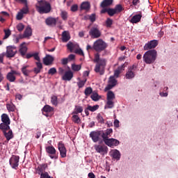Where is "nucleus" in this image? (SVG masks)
<instances>
[{
    "label": "nucleus",
    "instance_id": "nucleus-1",
    "mask_svg": "<svg viewBox=\"0 0 178 178\" xmlns=\"http://www.w3.org/2000/svg\"><path fill=\"white\" fill-rule=\"evenodd\" d=\"M94 62L96 63L95 72L99 73L101 75L104 74L106 66V59L99 58V54H96L95 55Z\"/></svg>",
    "mask_w": 178,
    "mask_h": 178
},
{
    "label": "nucleus",
    "instance_id": "nucleus-2",
    "mask_svg": "<svg viewBox=\"0 0 178 178\" xmlns=\"http://www.w3.org/2000/svg\"><path fill=\"white\" fill-rule=\"evenodd\" d=\"M157 56L158 54L156 50H148L143 55V62L146 63L147 65H151L152 63H154L155 60H156Z\"/></svg>",
    "mask_w": 178,
    "mask_h": 178
},
{
    "label": "nucleus",
    "instance_id": "nucleus-3",
    "mask_svg": "<svg viewBox=\"0 0 178 178\" xmlns=\"http://www.w3.org/2000/svg\"><path fill=\"white\" fill-rule=\"evenodd\" d=\"M36 8L39 13H49L51 12V4L47 1H40L36 4Z\"/></svg>",
    "mask_w": 178,
    "mask_h": 178
},
{
    "label": "nucleus",
    "instance_id": "nucleus-4",
    "mask_svg": "<svg viewBox=\"0 0 178 178\" xmlns=\"http://www.w3.org/2000/svg\"><path fill=\"white\" fill-rule=\"evenodd\" d=\"M107 47L108 44L102 39L96 40L93 44V49L97 52H102V51L106 49Z\"/></svg>",
    "mask_w": 178,
    "mask_h": 178
},
{
    "label": "nucleus",
    "instance_id": "nucleus-5",
    "mask_svg": "<svg viewBox=\"0 0 178 178\" xmlns=\"http://www.w3.org/2000/svg\"><path fill=\"white\" fill-rule=\"evenodd\" d=\"M1 121L3 123L0 124L1 130H9V129H10V127H9V124H10V119L9 118V115H8L6 113L2 114Z\"/></svg>",
    "mask_w": 178,
    "mask_h": 178
},
{
    "label": "nucleus",
    "instance_id": "nucleus-6",
    "mask_svg": "<svg viewBox=\"0 0 178 178\" xmlns=\"http://www.w3.org/2000/svg\"><path fill=\"white\" fill-rule=\"evenodd\" d=\"M78 47L79 44L72 43V42H69L67 44V48L70 51V52H73V51H74L75 54L84 56V52L81 49H77Z\"/></svg>",
    "mask_w": 178,
    "mask_h": 178
},
{
    "label": "nucleus",
    "instance_id": "nucleus-7",
    "mask_svg": "<svg viewBox=\"0 0 178 178\" xmlns=\"http://www.w3.org/2000/svg\"><path fill=\"white\" fill-rule=\"evenodd\" d=\"M103 141L108 147L113 148V147H118L120 143L119 140L115 138H108L106 136H103Z\"/></svg>",
    "mask_w": 178,
    "mask_h": 178
},
{
    "label": "nucleus",
    "instance_id": "nucleus-8",
    "mask_svg": "<svg viewBox=\"0 0 178 178\" xmlns=\"http://www.w3.org/2000/svg\"><path fill=\"white\" fill-rule=\"evenodd\" d=\"M20 157L19 156L13 155L9 161L10 165L13 169L17 170L19 166V161Z\"/></svg>",
    "mask_w": 178,
    "mask_h": 178
},
{
    "label": "nucleus",
    "instance_id": "nucleus-9",
    "mask_svg": "<svg viewBox=\"0 0 178 178\" xmlns=\"http://www.w3.org/2000/svg\"><path fill=\"white\" fill-rule=\"evenodd\" d=\"M94 148L96 152L101 155H106L108 154V147L105 145H95Z\"/></svg>",
    "mask_w": 178,
    "mask_h": 178
},
{
    "label": "nucleus",
    "instance_id": "nucleus-10",
    "mask_svg": "<svg viewBox=\"0 0 178 178\" xmlns=\"http://www.w3.org/2000/svg\"><path fill=\"white\" fill-rule=\"evenodd\" d=\"M156 47H158V40H153L146 43L143 47V49L145 51H149V49H154V48H156Z\"/></svg>",
    "mask_w": 178,
    "mask_h": 178
},
{
    "label": "nucleus",
    "instance_id": "nucleus-11",
    "mask_svg": "<svg viewBox=\"0 0 178 178\" xmlns=\"http://www.w3.org/2000/svg\"><path fill=\"white\" fill-rule=\"evenodd\" d=\"M17 52V50L16 48L13 46H8L7 47L6 53L5 54L6 58H13L15 55H16V53Z\"/></svg>",
    "mask_w": 178,
    "mask_h": 178
},
{
    "label": "nucleus",
    "instance_id": "nucleus-12",
    "mask_svg": "<svg viewBox=\"0 0 178 178\" xmlns=\"http://www.w3.org/2000/svg\"><path fill=\"white\" fill-rule=\"evenodd\" d=\"M93 143H98L101 138V132L99 131H92L89 134Z\"/></svg>",
    "mask_w": 178,
    "mask_h": 178
},
{
    "label": "nucleus",
    "instance_id": "nucleus-13",
    "mask_svg": "<svg viewBox=\"0 0 178 178\" xmlns=\"http://www.w3.org/2000/svg\"><path fill=\"white\" fill-rule=\"evenodd\" d=\"M58 22L60 24H62V21H59V18H54V17H49L47 18L45 20V23L47 26H51V27H54L56 26V22Z\"/></svg>",
    "mask_w": 178,
    "mask_h": 178
},
{
    "label": "nucleus",
    "instance_id": "nucleus-14",
    "mask_svg": "<svg viewBox=\"0 0 178 178\" xmlns=\"http://www.w3.org/2000/svg\"><path fill=\"white\" fill-rule=\"evenodd\" d=\"M134 67H136V66L132 65L131 67H130L128 69V71L127 72V73L125 74V77L128 80H131V79H134V77L136 76V72H135L136 70H134Z\"/></svg>",
    "mask_w": 178,
    "mask_h": 178
},
{
    "label": "nucleus",
    "instance_id": "nucleus-15",
    "mask_svg": "<svg viewBox=\"0 0 178 178\" xmlns=\"http://www.w3.org/2000/svg\"><path fill=\"white\" fill-rule=\"evenodd\" d=\"M46 152L47 154H49V157L51 159H56V149H55V147L54 146H48L46 147Z\"/></svg>",
    "mask_w": 178,
    "mask_h": 178
},
{
    "label": "nucleus",
    "instance_id": "nucleus-16",
    "mask_svg": "<svg viewBox=\"0 0 178 178\" xmlns=\"http://www.w3.org/2000/svg\"><path fill=\"white\" fill-rule=\"evenodd\" d=\"M109 155L113 159H115V161H120V156H122L120 152L116 149H111L109 152Z\"/></svg>",
    "mask_w": 178,
    "mask_h": 178
},
{
    "label": "nucleus",
    "instance_id": "nucleus-17",
    "mask_svg": "<svg viewBox=\"0 0 178 178\" xmlns=\"http://www.w3.org/2000/svg\"><path fill=\"white\" fill-rule=\"evenodd\" d=\"M89 34L92 38H99L101 37V31L97 27L91 28Z\"/></svg>",
    "mask_w": 178,
    "mask_h": 178
},
{
    "label": "nucleus",
    "instance_id": "nucleus-18",
    "mask_svg": "<svg viewBox=\"0 0 178 178\" xmlns=\"http://www.w3.org/2000/svg\"><path fill=\"white\" fill-rule=\"evenodd\" d=\"M116 84H118V81L116 79H115V77L111 76L108 80V84L105 88V90L108 91L109 90H112V88L113 87H115V86H116Z\"/></svg>",
    "mask_w": 178,
    "mask_h": 178
},
{
    "label": "nucleus",
    "instance_id": "nucleus-19",
    "mask_svg": "<svg viewBox=\"0 0 178 178\" xmlns=\"http://www.w3.org/2000/svg\"><path fill=\"white\" fill-rule=\"evenodd\" d=\"M58 148L60 151V155L61 158H66V147H65V145L62 142H59L58 144Z\"/></svg>",
    "mask_w": 178,
    "mask_h": 178
},
{
    "label": "nucleus",
    "instance_id": "nucleus-20",
    "mask_svg": "<svg viewBox=\"0 0 178 178\" xmlns=\"http://www.w3.org/2000/svg\"><path fill=\"white\" fill-rule=\"evenodd\" d=\"M55 60V58L54 56L47 54L46 56L43 58V63L46 66H49V65H52V63Z\"/></svg>",
    "mask_w": 178,
    "mask_h": 178
},
{
    "label": "nucleus",
    "instance_id": "nucleus-21",
    "mask_svg": "<svg viewBox=\"0 0 178 178\" xmlns=\"http://www.w3.org/2000/svg\"><path fill=\"white\" fill-rule=\"evenodd\" d=\"M73 79V72L72 71H67L63 76V80L65 81H70Z\"/></svg>",
    "mask_w": 178,
    "mask_h": 178
},
{
    "label": "nucleus",
    "instance_id": "nucleus-22",
    "mask_svg": "<svg viewBox=\"0 0 178 178\" xmlns=\"http://www.w3.org/2000/svg\"><path fill=\"white\" fill-rule=\"evenodd\" d=\"M27 46L26 45V42H24L19 46V53L22 56H26V54H27Z\"/></svg>",
    "mask_w": 178,
    "mask_h": 178
},
{
    "label": "nucleus",
    "instance_id": "nucleus-23",
    "mask_svg": "<svg viewBox=\"0 0 178 178\" xmlns=\"http://www.w3.org/2000/svg\"><path fill=\"white\" fill-rule=\"evenodd\" d=\"M70 40V33L67 31H64L62 33L63 42H67Z\"/></svg>",
    "mask_w": 178,
    "mask_h": 178
},
{
    "label": "nucleus",
    "instance_id": "nucleus-24",
    "mask_svg": "<svg viewBox=\"0 0 178 178\" xmlns=\"http://www.w3.org/2000/svg\"><path fill=\"white\" fill-rule=\"evenodd\" d=\"M3 130H4V135L8 141H9V140H10L11 138H13V134L12 133V130H10V129Z\"/></svg>",
    "mask_w": 178,
    "mask_h": 178
},
{
    "label": "nucleus",
    "instance_id": "nucleus-25",
    "mask_svg": "<svg viewBox=\"0 0 178 178\" xmlns=\"http://www.w3.org/2000/svg\"><path fill=\"white\" fill-rule=\"evenodd\" d=\"M141 17H143V15H141V14L134 15L130 19V22L133 24L138 23L141 20Z\"/></svg>",
    "mask_w": 178,
    "mask_h": 178
},
{
    "label": "nucleus",
    "instance_id": "nucleus-26",
    "mask_svg": "<svg viewBox=\"0 0 178 178\" xmlns=\"http://www.w3.org/2000/svg\"><path fill=\"white\" fill-rule=\"evenodd\" d=\"M33 34V31L30 26L26 27L24 33V38H27L29 37H31Z\"/></svg>",
    "mask_w": 178,
    "mask_h": 178
},
{
    "label": "nucleus",
    "instance_id": "nucleus-27",
    "mask_svg": "<svg viewBox=\"0 0 178 178\" xmlns=\"http://www.w3.org/2000/svg\"><path fill=\"white\" fill-rule=\"evenodd\" d=\"M124 70V65H121L120 67H118L117 70L114 72V77H119V74L122 73Z\"/></svg>",
    "mask_w": 178,
    "mask_h": 178
},
{
    "label": "nucleus",
    "instance_id": "nucleus-28",
    "mask_svg": "<svg viewBox=\"0 0 178 178\" xmlns=\"http://www.w3.org/2000/svg\"><path fill=\"white\" fill-rule=\"evenodd\" d=\"M90 3L88 1H84L81 5V10H90Z\"/></svg>",
    "mask_w": 178,
    "mask_h": 178
},
{
    "label": "nucleus",
    "instance_id": "nucleus-29",
    "mask_svg": "<svg viewBox=\"0 0 178 178\" xmlns=\"http://www.w3.org/2000/svg\"><path fill=\"white\" fill-rule=\"evenodd\" d=\"M43 114L45 113H51V112H54V108L49 105H46L42 108Z\"/></svg>",
    "mask_w": 178,
    "mask_h": 178
},
{
    "label": "nucleus",
    "instance_id": "nucleus-30",
    "mask_svg": "<svg viewBox=\"0 0 178 178\" xmlns=\"http://www.w3.org/2000/svg\"><path fill=\"white\" fill-rule=\"evenodd\" d=\"M72 120L74 122V123H76V124H80L81 123V120L80 119V117L77 115V114H72Z\"/></svg>",
    "mask_w": 178,
    "mask_h": 178
},
{
    "label": "nucleus",
    "instance_id": "nucleus-31",
    "mask_svg": "<svg viewBox=\"0 0 178 178\" xmlns=\"http://www.w3.org/2000/svg\"><path fill=\"white\" fill-rule=\"evenodd\" d=\"M113 106H115V102L113 100H107L104 108L105 109H112Z\"/></svg>",
    "mask_w": 178,
    "mask_h": 178
},
{
    "label": "nucleus",
    "instance_id": "nucleus-32",
    "mask_svg": "<svg viewBox=\"0 0 178 178\" xmlns=\"http://www.w3.org/2000/svg\"><path fill=\"white\" fill-rule=\"evenodd\" d=\"M113 2V0H104L101 3L102 8H106V6H110V5H112Z\"/></svg>",
    "mask_w": 178,
    "mask_h": 178
},
{
    "label": "nucleus",
    "instance_id": "nucleus-33",
    "mask_svg": "<svg viewBox=\"0 0 178 178\" xmlns=\"http://www.w3.org/2000/svg\"><path fill=\"white\" fill-rule=\"evenodd\" d=\"M83 108L80 106H76L74 111L72 112V115H78V113H81L83 112Z\"/></svg>",
    "mask_w": 178,
    "mask_h": 178
},
{
    "label": "nucleus",
    "instance_id": "nucleus-34",
    "mask_svg": "<svg viewBox=\"0 0 178 178\" xmlns=\"http://www.w3.org/2000/svg\"><path fill=\"white\" fill-rule=\"evenodd\" d=\"M115 97V93L109 90L107 92V101H114Z\"/></svg>",
    "mask_w": 178,
    "mask_h": 178
},
{
    "label": "nucleus",
    "instance_id": "nucleus-35",
    "mask_svg": "<svg viewBox=\"0 0 178 178\" xmlns=\"http://www.w3.org/2000/svg\"><path fill=\"white\" fill-rule=\"evenodd\" d=\"M27 67H29V65H24L22 68V72L24 76H29L31 73V71L27 70Z\"/></svg>",
    "mask_w": 178,
    "mask_h": 178
},
{
    "label": "nucleus",
    "instance_id": "nucleus-36",
    "mask_svg": "<svg viewBox=\"0 0 178 178\" xmlns=\"http://www.w3.org/2000/svg\"><path fill=\"white\" fill-rule=\"evenodd\" d=\"M6 79L11 83H13V81H15V80H16V76H15V75L12 74L11 72H8L7 74Z\"/></svg>",
    "mask_w": 178,
    "mask_h": 178
},
{
    "label": "nucleus",
    "instance_id": "nucleus-37",
    "mask_svg": "<svg viewBox=\"0 0 178 178\" xmlns=\"http://www.w3.org/2000/svg\"><path fill=\"white\" fill-rule=\"evenodd\" d=\"M6 108L8 112H15V109L16 108L15 104L13 103L7 104Z\"/></svg>",
    "mask_w": 178,
    "mask_h": 178
},
{
    "label": "nucleus",
    "instance_id": "nucleus-38",
    "mask_svg": "<svg viewBox=\"0 0 178 178\" xmlns=\"http://www.w3.org/2000/svg\"><path fill=\"white\" fill-rule=\"evenodd\" d=\"M79 81L77 82V86L79 88H83L84 86L86 85V83L87 81V79L85 80H81L80 78H78Z\"/></svg>",
    "mask_w": 178,
    "mask_h": 178
},
{
    "label": "nucleus",
    "instance_id": "nucleus-39",
    "mask_svg": "<svg viewBox=\"0 0 178 178\" xmlns=\"http://www.w3.org/2000/svg\"><path fill=\"white\" fill-rule=\"evenodd\" d=\"M90 97L92 101H95V102L99 101V99H101V96L98 95V93L97 92H93Z\"/></svg>",
    "mask_w": 178,
    "mask_h": 178
},
{
    "label": "nucleus",
    "instance_id": "nucleus-40",
    "mask_svg": "<svg viewBox=\"0 0 178 178\" xmlns=\"http://www.w3.org/2000/svg\"><path fill=\"white\" fill-rule=\"evenodd\" d=\"M99 108V106L95 105V106H88L87 110L90 111V112H95Z\"/></svg>",
    "mask_w": 178,
    "mask_h": 178
},
{
    "label": "nucleus",
    "instance_id": "nucleus-41",
    "mask_svg": "<svg viewBox=\"0 0 178 178\" xmlns=\"http://www.w3.org/2000/svg\"><path fill=\"white\" fill-rule=\"evenodd\" d=\"M72 70H74V72H79V70H81V65L72 64Z\"/></svg>",
    "mask_w": 178,
    "mask_h": 178
},
{
    "label": "nucleus",
    "instance_id": "nucleus-42",
    "mask_svg": "<svg viewBox=\"0 0 178 178\" xmlns=\"http://www.w3.org/2000/svg\"><path fill=\"white\" fill-rule=\"evenodd\" d=\"M51 102L52 105L56 106L58 105V97L56 96H52L51 97Z\"/></svg>",
    "mask_w": 178,
    "mask_h": 178
},
{
    "label": "nucleus",
    "instance_id": "nucleus-43",
    "mask_svg": "<svg viewBox=\"0 0 178 178\" xmlns=\"http://www.w3.org/2000/svg\"><path fill=\"white\" fill-rule=\"evenodd\" d=\"M5 36L3 38L4 40H6V38H9V36L12 34V32H10V30L9 29H4Z\"/></svg>",
    "mask_w": 178,
    "mask_h": 178
},
{
    "label": "nucleus",
    "instance_id": "nucleus-44",
    "mask_svg": "<svg viewBox=\"0 0 178 178\" xmlns=\"http://www.w3.org/2000/svg\"><path fill=\"white\" fill-rule=\"evenodd\" d=\"M114 9L115 10V13H120V12L123 10V7H122V5H117Z\"/></svg>",
    "mask_w": 178,
    "mask_h": 178
},
{
    "label": "nucleus",
    "instance_id": "nucleus-45",
    "mask_svg": "<svg viewBox=\"0 0 178 178\" xmlns=\"http://www.w3.org/2000/svg\"><path fill=\"white\" fill-rule=\"evenodd\" d=\"M60 17H62L63 20H67V12L61 11Z\"/></svg>",
    "mask_w": 178,
    "mask_h": 178
},
{
    "label": "nucleus",
    "instance_id": "nucleus-46",
    "mask_svg": "<svg viewBox=\"0 0 178 178\" xmlns=\"http://www.w3.org/2000/svg\"><path fill=\"white\" fill-rule=\"evenodd\" d=\"M108 15H109V16H113V15H116V10L115 8H108Z\"/></svg>",
    "mask_w": 178,
    "mask_h": 178
},
{
    "label": "nucleus",
    "instance_id": "nucleus-47",
    "mask_svg": "<svg viewBox=\"0 0 178 178\" xmlns=\"http://www.w3.org/2000/svg\"><path fill=\"white\" fill-rule=\"evenodd\" d=\"M17 29L18 31H23L24 30V25L22 23H19L17 25Z\"/></svg>",
    "mask_w": 178,
    "mask_h": 178
},
{
    "label": "nucleus",
    "instance_id": "nucleus-48",
    "mask_svg": "<svg viewBox=\"0 0 178 178\" xmlns=\"http://www.w3.org/2000/svg\"><path fill=\"white\" fill-rule=\"evenodd\" d=\"M40 178H54L49 176V174L48 172H42L40 174Z\"/></svg>",
    "mask_w": 178,
    "mask_h": 178
},
{
    "label": "nucleus",
    "instance_id": "nucleus-49",
    "mask_svg": "<svg viewBox=\"0 0 178 178\" xmlns=\"http://www.w3.org/2000/svg\"><path fill=\"white\" fill-rule=\"evenodd\" d=\"M113 23V21L110 18H108L106 21V24L107 27H111Z\"/></svg>",
    "mask_w": 178,
    "mask_h": 178
},
{
    "label": "nucleus",
    "instance_id": "nucleus-50",
    "mask_svg": "<svg viewBox=\"0 0 178 178\" xmlns=\"http://www.w3.org/2000/svg\"><path fill=\"white\" fill-rule=\"evenodd\" d=\"M21 12L23 15L29 13V7H27V5L21 10Z\"/></svg>",
    "mask_w": 178,
    "mask_h": 178
},
{
    "label": "nucleus",
    "instance_id": "nucleus-51",
    "mask_svg": "<svg viewBox=\"0 0 178 178\" xmlns=\"http://www.w3.org/2000/svg\"><path fill=\"white\" fill-rule=\"evenodd\" d=\"M55 73H56V68L52 67L49 70V72H48L49 74L54 75L55 74Z\"/></svg>",
    "mask_w": 178,
    "mask_h": 178
},
{
    "label": "nucleus",
    "instance_id": "nucleus-52",
    "mask_svg": "<svg viewBox=\"0 0 178 178\" xmlns=\"http://www.w3.org/2000/svg\"><path fill=\"white\" fill-rule=\"evenodd\" d=\"M91 92H92V88H87L85 90V95H90V94H91Z\"/></svg>",
    "mask_w": 178,
    "mask_h": 178
},
{
    "label": "nucleus",
    "instance_id": "nucleus-53",
    "mask_svg": "<svg viewBox=\"0 0 178 178\" xmlns=\"http://www.w3.org/2000/svg\"><path fill=\"white\" fill-rule=\"evenodd\" d=\"M33 58L35 60H38V62L40 61V56H38V52H34L33 53Z\"/></svg>",
    "mask_w": 178,
    "mask_h": 178
},
{
    "label": "nucleus",
    "instance_id": "nucleus-54",
    "mask_svg": "<svg viewBox=\"0 0 178 178\" xmlns=\"http://www.w3.org/2000/svg\"><path fill=\"white\" fill-rule=\"evenodd\" d=\"M17 3H23L25 6H27V0H15Z\"/></svg>",
    "mask_w": 178,
    "mask_h": 178
},
{
    "label": "nucleus",
    "instance_id": "nucleus-55",
    "mask_svg": "<svg viewBox=\"0 0 178 178\" xmlns=\"http://www.w3.org/2000/svg\"><path fill=\"white\" fill-rule=\"evenodd\" d=\"M97 119L99 123H104V118L101 116V114L97 115Z\"/></svg>",
    "mask_w": 178,
    "mask_h": 178
},
{
    "label": "nucleus",
    "instance_id": "nucleus-56",
    "mask_svg": "<svg viewBox=\"0 0 178 178\" xmlns=\"http://www.w3.org/2000/svg\"><path fill=\"white\" fill-rule=\"evenodd\" d=\"M23 19V14L20 11L19 13H17V20H22Z\"/></svg>",
    "mask_w": 178,
    "mask_h": 178
},
{
    "label": "nucleus",
    "instance_id": "nucleus-57",
    "mask_svg": "<svg viewBox=\"0 0 178 178\" xmlns=\"http://www.w3.org/2000/svg\"><path fill=\"white\" fill-rule=\"evenodd\" d=\"M77 9H79V6L76 4H74L72 6H71L72 12H76Z\"/></svg>",
    "mask_w": 178,
    "mask_h": 178
},
{
    "label": "nucleus",
    "instance_id": "nucleus-58",
    "mask_svg": "<svg viewBox=\"0 0 178 178\" xmlns=\"http://www.w3.org/2000/svg\"><path fill=\"white\" fill-rule=\"evenodd\" d=\"M89 19L90 20V22H92V23H93V22H95V14H92L89 15Z\"/></svg>",
    "mask_w": 178,
    "mask_h": 178
},
{
    "label": "nucleus",
    "instance_id": "nucleus-59",
    "mask_svg": "<svg viewBox=\"0 0 178 178\" xmlns=\"http://www.w3.org/2000/svg\"><path fill=\"white\" fill-rule=\"evenodd\" d=\"M67 62H69V59L67 58H64L61 59L62 65H67Z\"/></svg>",
    "mask_w": 178,
    "mask_h": 178
},
{
    "label": "nucleus",
    "instance_id": "nucleus-60",
    "mask_svg": "<svg viewBox=\"0 0 178 178\" xmlns=\"http://www.w3.org/2000/svg\"><path fill=\"white\" fill-rule=\"evenodd\" d=\"M33 56H34V52L28 53L26 55V59H30V58H33Z\"/></svg>",
    "mask_w": 178,
    "mask_h": 178
},
{
    "label": "nucleus",
    "instance_id": "nucleus-61",
    "mask_svg": "<svg viewBox=\"0 0 178 178\" xmlns=\"http://www.w3.org/2000/svg\"><path fill=\"white\" fill-rule=\"evenodd\" d=\"M76 58V56H74V54H70L69 56H68V58H67V59H68V60H74V58Z\"/></svg>",
    "mask_w": 178,
    "mask_h": 178
},
{
    "label": "nucleus",
    "instance_id": "nucleus-62",
    "mask_svg": "<svg viewBox=\"0 0 178 178\" xmlns=\"http://www.w3.org/2000/svg\"><path fill=\"white\" fill-rule=\"evenodd\" d=\"M37 67L39 69H42V63H41L40 61L36 62Z\"/></svg>",
    "mask_w": 178,
    "mask_h": 178
},
{
    "label": "nucleus",
    "instance_id": "nucleus-63",
    "mask_svg": "<svg viewBox=\"0 0 178 178\" xmlns=\"http://www.w3.org/2000/svg\"><path fill=\"white\" fill-rule=\"evenodd\" d=\"M114 127L116 128L119 127V120H114Z\"/></svg>",
    "mask_w": 178,
    "mask_h": 178
},
{
    "label": "nucleus",
    "instance_id": "nucleus-64",
    "mask_svg": "<svg viewBox=\"0 0 178 178\" xmlns=\"http://www.w3.org/2000/svg\"><path fill=\"white\" fill-rule=\"evenodd\" d=\"M88 177L89 178H95V175H94V173H92V172H90L88 174Z\"/></svg>",
    "mask_w": 178,
    "mask_h": 178
}]
</instances>
